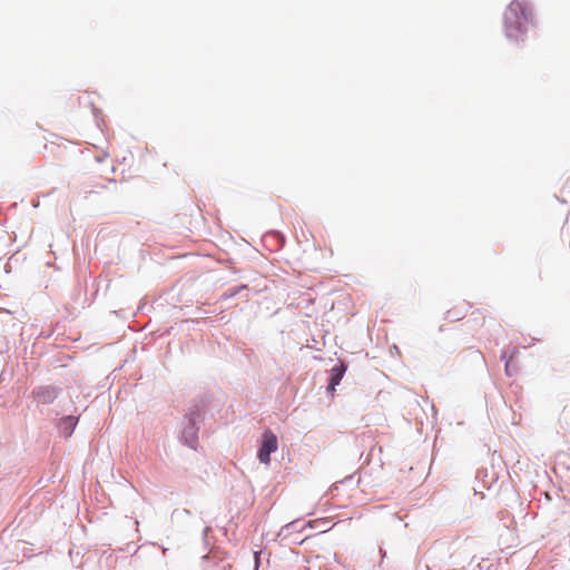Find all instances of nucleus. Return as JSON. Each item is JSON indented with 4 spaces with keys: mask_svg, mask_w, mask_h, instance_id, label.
<instances>
[{
    "mask_svg": "<svg viewBox=\"0 0 570 570\" xmlns=\"http://www.w3.org/2000/svg\"><path fill=\"white\" fill-rule=\"evenodd\" d=\"M307 528H311V529H317L318 532H326L330 527H328V521L325 520V519H317V520H313V521H309L306 523Z\"/></svg>",
    "mask_w": 570,
    "mask_h": 570,
    "instance_id": "nucleus-3",
    "label": "nucleus"
},
{
    "mask_svg": "<svg viewBox=\"0 0 570 570\" xmlns=\"http://www.w3.org/2000/svg\"><path fill=\"white\" fill-rule=\"evenodd\" d=\"M36 395L39 401L47 403V402L52 401V399L55 397V392H53V390H50V389H42V390H39L36 393Z\"/></svg>",
    "mask_w": 570,
    "mask_h": 570,
    "instance_id": "nucleus-4",
    "label": "nucleus"
},
{
    "mask_svg": "<svg viewBox=\"0 0 570 570\" xmlns=\"http://www.w3.org/2000/svg\"><path fill=\"white\" fill-rule=\"evenodd\" d=\"M61 424H62L66 429H68V430H69V431H68V435H70V434H71V432H72V430H73V428H75V425H76V421H75V419H73L72 416H68V417H66V419H63V420H62Z\"/></svg>",
    "mask_w": 570,
    "mask_h": 570,
    "instance_id": "nucleus-7",
    "label": "nucleus"
},
{
    "mask_svg": "<svg viewBox=\"0 0 570 570\" xmlns=\"http://www.w3.org/2000/svg\"><path fill=\"white\" fill-rule=\"evenodd\" d=\"M505 36L515 42L523 41L524 36L534 26L531 8L519 0H513L504 11Z\"/></svg>",
    "mask_w": 570,
    "mask_h": 570,
    "instance_id": "nucleus-1",
    "label": "nucleus"
},
{
    "mask_svg": "<svg viewBox=\"0 0 570 570\" xmlns=\"http://www.w3.org/2000/svg\"><path fill=\"white\" fill-rule=\"evenodd\" d=\"M344 368L335 367L332 370L331 386L334 389L340 383L343 376Z\"/></svg>",
    "mask_w": 570,
    "mask_h": 570,
    "instance_id": "nucleus-5",
    "label": "nucleus"
},
{
    "mask_svg": "<svg viewBox=\"0 0 570 570\" xmlns=\"http://www.w3.org/2000/svg\"><path fill=\"white\" fill-rule=\"evenodd\" d=\"M561 194L563 196L562 202H567V197L570 198V174L566 177L562 183Z\"/></svg>",
    "mask_w": 570,
    "mask_h": 570,
    "instance_id": "nucleus-6",
    "label": "nucleus"
},
{
    "mask_svg": "<svg viewBox=\"0 0 570 570\" xmlns=\"http://www.w3.org/2000/svg\"><path fill=\"white\" fill-rule=\"evenodd\" d=\"M195 443H196V439L193 438L191 441L189 442V446L195 448L196 446Z\"/></svg>",
    "mask_w": 570,
    "mask_h": 570,
    "instance_id": "nucleus-9",
    "label": "nucleus"
},
{
    "mask_svg": "<svg viewBox=\"0 0 570 570\" xmlns=\"http://www.w3.org/2000/svg\"><path fill=\"white\" fill-rule=\"evenodd\" d=\"M448 318H450L451 321H456V320H460L461 316L456 315V314H451V311L448 312Z\"/></svg>",
    "mask_w": 570,
    "mask_h": 570,
    "instance_id": "nucleus-8",
    "label": "nucleus"
},
{
    "mask_svg": "<svg viewBox=\"0 0 570 570\" xmlns=\"http://www.w3.org/2000/svg\"><path fill=\"white\" fill-rule=\"evenodd\" d=\"M277 436L272 431L267 430L263 433V441L258 451V459L262 463H269L271 453L277 450Z\"/></svg>",
    "mask_w": 570,
    "mask_h": 570,
    "instance_id": "nucleus-2",
    "label": "nucleus"
}]
</instances>
